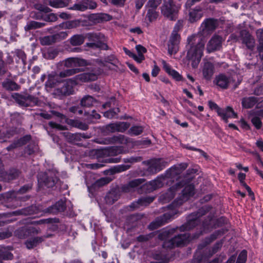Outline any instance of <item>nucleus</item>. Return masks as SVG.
<instances>
[{
    "label": "nucleus",
    "mask_w": 263,
    "mask_h": 263,
    "mask_svg": "<svg viewBox=\"0 0 263 263\" xmlns=\"http://www.w3.org/2000/svg\"><path fill=\"white\" fill-rule=\"evenodd\" d=\"M186 48L187 52L186 58L192 61V66L194 68L197 67L203 55L205 42L202 37L197 35H192L187 39Z\"/></svg>",
    "instance_id": "f257e3e1"
},
{
    "label": "nucleus",
    "mask_w": 263,
    "mask_h": 263,
    "mask_svg": "<svg viewBox=\"0 0 263 263\" xmlns=\"http://www.w3.org/2000/svg\"><path fill=\"white\" fill-rule=\"evenodd\" d=\"M57 172L55 171H48L47 172H41L37 175V181L39 187H53L59 180Z\"/></svg>",
    "instance_id": "f03ea898"
},
{
    "label": "nucleus",
    "mask_w": 263,
    "mask_h": 263,
    "mask_svg": "<svg viewBox=\"0 0 263 263\" xmlns=\"http://www.w3.org/2000/svg\"><path fill=\"white\" fill-rule=\"evenodd\" d=\"M210 209L209 206H204L199 209L198 212L190 215L187 222L179 228L180 231H190L194 228L199 222V218L205 214Z\"/></svg>",
    "instance_id": "7ed1b4c3"
},
{
    "label": "nucleus",
    "mask_w": 263,
    "mask_h": 263,
    "mask_svg": "<svg viewBox=\"0 0 263 263\" xmlns=\"http://www.w3.org/2000/svg\"><path fill=\"white\" fill-rule=\"evenodd\" d=\"M86 38L90 43H87L85 46L92 48H101L107 49L108 46L104 43L105 36L101 32H89L85 35Z\"/></svg>",
    "instance_id": "20e7f679"
},
{
    "label": "nucleus",
    "mask_w": 263,
    "mask_h": 263,
    "mask_svg": "<svg viewBox=\"0 0 263 263\" xmlns=\"http://www.w3.org/2000/svg\"><path fill=\"white\" fill-rule=\"evenodd\" d=\"M191 240L189 233H185L175 236L168 240H165L163 245L164 248L171 249L175 247H182L186 245Z\"/></svg>",
    "instance_id": "39448f33"
},
{
    "label": "nucleus",
    "mask_w": 263,
    "mask_h": 263,
    "mask_svg": "<svg viewBox=\"0 0 263 263\" xmlns=\"http://www.w3.org/2000/svg\"><path fill=\"white\" fill-rule=\"evenodd\" d=\"M143 163L148 166L145 173L147 175L156 174L163 169L167 164V162L161 158L153 159Z\"/></svg>",
    "instance_id": "423d86ee"
},
{
    "label": "nucleus",
    "mask_w": 263,
    "mask_h": 263,
    "mask_svg": "<svg viewBox=\"0 0 263 263\" xmlns=\"http://www.w3.org/2000/svg\"><path fill=\"white\" fill-rule=\"evenodd\" d=\"M13 98L20 105L23 106H39L41 101L38 98L30 95H22L19 93H14Z\"/></svg>",
    "instance_id": "0eeeda50"
},
{
    "label": "nucleus",
    "mask_w": 263,
    "mask_h": 263,
    "mask_svg": "<svg viewBox=\"0 0 263 263\" xmlns=\"http://www.w3.org/2000/svg\"><path fill=\"white\" fill-rule=\"evenodd\" d=\"M179 30V27L176 25L171 35L168 43V52L169 54H175L179 49V44L180 41V36L178 33Z\"/></svg>",
    "instance_id": "6e6552de"
},
{
    "label": "nucleus",
    "mask_w": 263,
    "mask_h": 263,
    "mask_svg": "<svg viewBox=\"0 0 263 263\" xmlns=\"http://www.w3.org/2000/svg\"><path fill=\"white\" fill-rule=\"evenodd\" d=\"M76 80L72 78L67 79L64 83L62 87L54 90L53 95L58 96H69L73 93V87L76 86Z\"/></svg>",
    "instance_id": "1a4fd4ad"
},
{
    "label": "nucleus",
    "mask_w": 263,
    "mask_h": 263,
    "mask_svg": "<svg viewBox=\"0 0 263 263\" xmlns=\"http://www.w3.org/2000/svg\"><path fill=\"white\" fill-rule=\"evenodd\" d=\"M187 164L185 163H180L168 170L164 176L165 179H170L173 181L177 180L179 175L187 167Z\"/></svg>",
    "instance_id": "9d476101"
},
{
    "label": "nucleus",
    "mask_w": 263,
    "mask_h": 263,
    "mask_svg": "<svg viewBox=\"0 0 263 263\" xmlns=\"http://www.w3.org/2000/svg\"><path fill=\"white\" fill-rule=\"evenodd\" d=\"M194 186L192 184H189L185 186L182 191L181 195L176 200L171 206L176 207L182 204V203L187 201L190 197L194 195Z\"/></svg>",
    "instance_id": "9b49d317"
},
{
    "label": "nucleus",
    "mask_w": 263,
    "mask_h": 263,
    "mask_svg": "<svg viewBox=\"0 0 263 263\" xmlns=\"http://www.w3.org/2000/svg\"><path fill=\"white\" fill-rule=\"evenodd\" d=\"M177 9L173 0H163L161 7V13L165 17L173 20L174 15L177 13Z\"/></svg>",
    "instance_id": "f8f14e48"
},
{
    "label": "nucleus",
    "mask_w": 263,
    "mask_h": 263,
    "mask_svg": "<svg viewBox=\"0 0 263 263\" xmlns=\"http://www.w3.org/2000/svg\"><path fill=\"white\" fill-rule=\"evenodd\" d=\"M31 187H32L31 185H30V184L25 185L23 186H22L18 191H17V192L14 191L16 193V194H15L16 200L13 199L14 203L9 204V205H7V207L11 208V209H15L18 206H20L21 205L20 202V201H26L28 199L29 197L25 196V197H17V194H24V193L27 192L30 189H31Z\"/></svg>",
    "instance_id": "ddd939ff"
},
{
    "label": "nucleus",
    "mask_w": 263,
    "mask_h": 263,
    "mask_svg": "<svg viewBox=\"0 0 263 263\" xmlns=\"http://www.w3.org/2000/svg\"><path fill=\"white\" fill-rule=\"evenodd\" d=\"M97 143L101 144H112L115 143H125L127 140L124 135H115L111 137H107L103 139H98L95 141Z\"/></svg>",
    "instance_id": "4468645a"
},
{
    "label": "nucleus",
    "mask_w": 263,
    "mask_h": 263,
    "mask_svg": "<svg viewBox=\"0 0 263 263\" xmlns=\"http://www.w3.org/2000/svg\"><path fill=\"white\" fill-rule=\"evenodd\" d=\"M173 215L170 213H166L162 216L157 217L155 220L150 223L149 228L151 230H155L170 221Z\"/></svg>",
    "instance_id": "2eb2a0df"
},
{
    "label": "nucleus",
    "mask_w": 263,
    "mask_h": 263,
    "mask_svg": "<svg viewBox=\"0 0 263 263\" xmlns=\"http://www.w3.org/2000/svg\"><path fill=\"white\" fill-rule=\"evenodd\" d=\"M240 35L242 43L246 46L248 49L253 50L255 45L254 37L246 30L241 31Z\"/></svg>",
    "instance_id": "dca6fc26"
},
{
    "label": "nucleus",
    "mask_w": 263,
    "mask_h": 263,
    "mask_svg": "<svg viewBox=\"0 0 263 263\" xmlns=\"http://www.w3.org/2000/svg\"><path fill=\"white\" fill-rule=\"evenodd\" d=\"M217 25V20L213 18H207L201 24L200 29L203 34L210 33L216 28Z\"/></svg>",
    "instance_id": "f3484780"
},
{
    "label": "nucleus",
    "mask_w": 263,
    "mask_h": 263,
    "mask_svg": "<svg viewBox=\"0 0 263 263\" xmlns=\"http://www.w3.org/2000/svg\"><path fill=\"white\" fill-rule=\"evenodd\" d=\"M97 7L95 2L90 0H83L82 2L74 4L70 9L84 11L88 9H93Z\"/></svg>",
    "instance_id": "a211bd4d"
},
{
    "label": "nucleus",
    "mask_w": 263,
    "mask_h": 263,
    "mask_svg": "<svg viewBox=\"0 0 263 263\" xmlns=\"http://www.w3.org/2000/svg\"><path fill=\"white\" fill-rule=\"evenodd\" d=\"M52 236V234H48L40 237H34L27 240L25 242V245L28 249H31L37 246L39 243L44 241L45 239L50 238Z\"/></svg>",
    "instance_id": "6ab92c4d"
},
{
    "label": "nucleus",
    "mask_w": 263,
    "mask_h": 263,
    "mask_svg": "<svg viewBox=\"0 0 263 263\" xmlns=\"http://www.w3.org/2000/svg\"><path fill=\"white\" fill-rule=\"evenodd\" d=\"M222 37L219 35H215L209 41L206 49L209 52L219 50L221 47Z\"/></svg>",
    "instance_id": "aec40b11"
},
{
    "label": "nucleus",
    "mask_w": 263,
    "mask_h": 263,
    "mask_svg": "<svg viewBox=\"0 0 263 263\" xmlns=\"http://www.w3.org/2000/svg\"><path fill=\"white\" fill-rule=\"evenodd\" d=\"M165 180L164 177L162 176H158L156 179L149 182V183L144 185L142 187L144 189H146L149 192H152L162 186L163 181Z\"/></svg>",
    "instance_id": "412c9836"
},
{
    "label": "nucleus",
    "mask_w": 263,
    "mask_h": 263,
    "mask_svg": "<svg viewBox=\"0 0 263 263\" xmlns=\"http://www.w3.org/2000/svg\"><path fill=\"white\" fill-rule=\"evenodd\" d=\"M155 198L154 197L146 196L139 199L137 201L133 202L129 206L128 210L133 211L141 206H146L152 203Z\"/></svg>",
    "instance_id": "4be33fe9"
},
{
    "label": "nucleus",
    "mask_w": 263,
    "mask_h": 263,
    "mask_svg": "<svg viewBox=\"0 0 263 263\" xmlns=\"http://www.w3.org/2000/svg\"><path fill=\"white\" fill-rule=\"evenodd\" d=\"M231 82V78L224 74H220L217 76L214 81V83L222 89L228 88Z\"/></svg>",
    "instance_id": "5701e85b"
},
{
    "label": "nucleus",
    "mask_w": 263,
    "mask_h": 263,
    "mask_svg": "<svg viewBox=\"0 0 263 263\" xmlns=\"http://www.w3.org/2000/svg\"><path fill=\"white\" fill-rule=\"evenodd\" d=\"M63 65L67 68H74L85 66L86 65V61L78 58H69L63 61Z\"/></svg>",
    "instance_id": "b1692460"
},
{
    "label": "nucleus",
    "mask_w": 263,
    "mask_h": 263,
    "mask_svg": "<svg viewBox=\"0 0 263 263\" xmlns=\"http://www.w3.org/2000/svg\"><path fill=\"white\" fill-rule=\"evenodd\" d=\"M66 209L65 201L64 200H60L55 203V204L49 206L45 210V212L51 214H57L63 212Z\"/></svg>",
    "instance_id": "393cba45"
},
{
    "label": "nucleus",
    "mask_w": 263,
    "mask_h": 263,
    "mask_svg": "<svg viewBox=\"0 0 263 263\" xmlns=\"http://www.w3.org/2000/svg\"><path fill=\"white\" fill-rule=\"evenodd\" d=\"M73 80H76V84L79 82H86L88 81H95L97 79V76L92 73H83L77 75Z\"/></svg>",
    "instance_id": "a878e982"
},
{
    "label": "nucleus",
    "mask_w": 263,
    "mask_h": 263,
    "mask_svg": "<svg viewBox=\"0 0 263 263\" xmlns=\"http://www.w3.org/2000/svg\"><path fill=\"white\" fill-rule=\"evenodd\" d=\"M214 223L215 222L213 218L211 217H208V218L202 223V230L200 231V233L195 234L193 238H198L200 235L202 234L203 233H208L211 231L213 228Z\"/></svg>",
    "instance_id": "bb28decb"
},
{
    "label": "nucleus",
    "mask_w": 263,
    "mask_h": 263,
    "mask_svg": "<svg viewBox=\"0 0 263 263\" xmlns=\"http://www.w3.org/2000/svg\"><path fill=\"white\" fill-rule=\"evenodd\" d=\"M31 139L30 135H26L23 137L14 141V142L7 147L8 151H11L14 148L22 146L26 144Z\"/></svg>",
    "instance_id": "cd10ccee"
},
{
    "label": "nucleus",
    "mask_w": 263,
    "mask_h": 263,
    "mask_svg": "<svg viewBox=\"0 0 263 263\" xmlns=\"http://www.w3.org/2000/svg\"><path fill=\"white\" fill-rule=\"evenodd\" d=\"M58 76L54 73H51L48 76V80L45 83V88L48 91H50L51 89L54 87L57 84L59 83Z\"/></svg>",
    "instance_id": "c85d7f7f"
},
{
    "label": "nucleus",
    "mask_w": 263,
    "mask_h": 263,
    "mask_svg": "<svg viewBox=\"0 0 263 263\" xmlns=\"http://www.w3.org/2000/svg\"><path fill=\"white\" fill-rule=\"evenodd\" d=\"M214 67L212 63L208 62L205 63L202 69L204 78L207 80H211L214 74Z\"/></svg>",
    "instance_id": "c756f323"
},
{
    "label": "nucleus",
    "mask_w": 263,
    "mask_h": 263,
    "mask_svg": "<svg viewBox=\"0 0 263 263\" xmlns=\"http://www.w3.org/2000/svg\"><path fill=\"white\" fill-rule=\"evenodd\" d=\"M162 64L165 71L176 81H180L182 80V76L177 71L172 69L171 66L165 61H162Z\"/></svg>",
    "instance_id": "7c9ffc66"
},
{
    "label": "nucleus",
    "mask_w": 263,
    "mask_h": 263,
    "mask_svg": "<svg viewBox=\"0 0 263 263\" xmlns=\"http://www.w3.org/2000/svg\"><path fill=\"white\" fill-rule=\"evenodd\" d=\"M221 114H219L218 116L221 117L222 119L227 123L228 122V118H237V114L234 112L233 108L230 106H228L226 109H221Z\"/></svg>",
    "instance_id": "2f4dec72"
},
{
    "label": "nucleus",
    "mask_w": 263,
    "mask_h": 263,
    "mask_svg": "<svg viewBox=\"0 0 263 263\" xmlns=\"http://www.w3.org/2000/svg\"><path fill=\"white\" fill-rule=\"evenodd\" d=\"M16 193L14 191H11L7 193H3L0 194V201H4L8 203L6 205L7 206L9 204H12L13 203V199L16 200Z\"/></svg>",
    "instance_id": "473e14b6"
},
{
    "label": "nucleus",
    "mask_w": 263,
    "mask_h": 263,
    "mask_svg": "<svg viewBox=\"0 0 263 263\" xmlns=\"http://www.w3.org/2000/svg\"><path fill=\"white\" fill-rule=\"evenodd\" d=\"M202 16V10L200 8H196L190 11L189 13V21L191 23L197 21Z\"/></svg>",
    "instance_id": "72a5a7b5"
},
{
    "label": "nucleus",
    "mask_w": 263,
    "mask_h": 263,
    "mask_svg": "<svg viewBox=\"0 0 263 263\" xmlns=\"http://www.w3.org/2000/svg\"><path fill=\"white\" fill-rule=\"evenodd\" d=\"M257 39L259 42L257 50L261 60L263 61V29H259L256 32Z\"/></svg>",
    "instance_id": "f704fd0d"
},
{
    "label": "nucleus",
    "mask_w": 263,
    "mask_h": 263,
    "mask_svg": "<svg viewBox=\"0 0 263 263\" xmlns=\"http://www.w3.org/2000/svg\"><path fill=\"white\" fill-rule=\"evenodd\" d=\"M258 99L255 97H250L244 98L242 100V105L246 108H251L253 107L257 102Z\"/></svg>",
    "instance_id": "c9c22d12"
},
{
    "label": "nucleus",
    "mask_w": 263,
    "mask_h": 263,
    "mask_svg": "<svg viewBox=\"0 0 263 263\" xmlns=\"http://www.w3.org/2000/svg\"><path fill=\"white\" fill-rule=\"evenodd\" d=\"M37 20H43L46 22H53L57 20V16L53 13L48 14H43L41 13H38L36 16L34 17Z\"/></svg>",
    "instance_id": "e433bc0d"
},
{
    "label": "nucleus",
    "mask_w": 263,
    "mask_h": 263,
    "mask_svg": "<svg viewBox=\"0 0 263 263\" xmlns=\"http://www.w3.org/2000/svg\"><path fill=\"white\" fill-rule=\"evenodd\" d=\"M86 38L82 34H76L71 36L69 40V43L73 46H80L83 44Z\"/></svg>",
    "instance_id": "4c0bfd02"
},
{
    "label": "nucleus",
    "mask_w": 263,
    "mask_h": 263,
    "mask_svg": "<svg viewBox=\"0 0 263 263\" xmlns=\"http://www.w3.org/2000/svg\"><path fill=\"white\" fill-rule=\"evenodd\" d=\"M91 18L96 23H99L104 21H109L111 20L112 17L106 13H99L92 15Z\"/></svg>",
    "instance_id": "58836bf2"
},
{
    "label": "nucleus",
    "mask_w": 263,
    "mask_h": 263,
    "mask_svg": "<svg viewBox=\"0 0 263 263\" xmlns=\"http://www.w3.org/2000/svg\"><path fill=\"white\" fill-rule=\"evenodd\" d=\"M15 234L20 239H25L30 236L28 226H27L18 229L15 231Z\"/></svg>",
    "instance_id": "ea45409f"
},
{
    "label": "nucleus",
    "mask_w": 263,
    "mask_h": 263,
    "mask_svg": "<svg viewBox=\"0 0 263 263\" xmlns=\"http://www.w3.org/2000/svg\"><path fill=\"white\" fill-rule=\"evenodd\" d=\"M97 100L89 95L85 96L81 100V105L83 107H89L92 106Z\"/></svg>",
    "instance_id": "a19ab883"
},
{
    "label": "nucleus",
    "mask_w": 263,
    "mask_h": 263,
    "mask_svg": "<svg viewBox=\"0 0 263 263\" xmlns=\"http://www.w3.org/2000/svg\"><path fill=\"white\" fill-rule=\"evenodd\" d=\"M45 26L44 23L38 22L34 21H30L27 22V25L25 27L26 31H29L38 28H41Z\"/></svg>",
    "instance_id": "79ce46f5"
},
{
    "label": "nucleus",
    "mask_w": 263,
    "mask_h": 263,
    "mask_svg": "<svg viewBox=\"0 0 263 263\" xmlns=\"http://www.w3.org/2000/svg\"><path fill=\"white\" fill-rule=\"evenodd\" d=\"M82 70V69L81 68H71L64 70L59 73V76L62 78L70 77L79 73Z\"/></svg>",
    "instance_id": "37998d69"
},
{
    "label": "nucleus",
    "mask_w": 263,
    "mask_h": 263,
    "mask_svg": "<svg viewBox=\"0 0 263 263\" xmlns=\"http://www.w3.org/2000/svg\"><path fill=\"white\" fill-rule=\"evenodd\" d=\"M183 185L181 182L176 183L174 185L170 187V190L165 194V198L168 199L173 198L175 196V192L177 191L178 189L182 187Z\"/></svg>",
    "instance_id": "c03bdc74"
},
{
    "label": "nucleus",
    "mask_w": 263,
    "mask_h": 263,
    "mask_svg": "<svg viewBox=\"0 0 263 263\" xmlns=\"http://www.w3.org/2000/svg\"><path fill=\"white\" fill-rule=\"evenodd\" d=\"M107 152L109 156H114L122 154L124 152V149L121 146H111L108 147Z\"/></svg>",
    "instance_id": "a18cd8bd"
},
{
    "label": "nucleus",
    "mask_w": 263,
    "mask_h": 263,
    "mask_svg": "<svg viewBox=\"0 0 263 263\" xmlns=\"http://www.w3.org/2000/svg\"><path fill=\"white\" fill-rule=\"evenodd\" d=\"M3 86L8 90H17L20 86L15 82L12 81H7L3 83Z\"/></svg>",
    "instance_id": "49530a36"
},
{
    "label": "nucleus",
    "mask_w": 263,
    "mask_h": 263,
    "mask_svg": "<svg viewBox=\"0 0 263 263\" xmlns=\"http://www.w3.org/2000/svg\"><path fill=\"white\" fill-rule=\"evenodd\" d=\"M119 198V195L116 191L109 192L105 197L106 203L111 204L117 201Z\"/></svg>",
    "instance_id": "de8ad7c7"
},
{
    "label": "nucleus",
    "mask_w": 263,
    "mask_h": 263,
    "mask_svg": "<svg viewBox=\"0 0 263 263\" xmlns=\"http://www.w3.org/2000/svg\"><path fill=\"white\" fill-rule=\"evenodd\" d=\"M102 132L104 135H109L110 133L117 132L116 123L109 124L103 127Z\"/></svg>",
    "instance_id": "09e8293b"
},
{
    "label": "nucleus",
    "mask_w": 263,
    "mask_h": 263,
    "mask_svg": "<svg viewBox=\"0 0 263 263\" xmlns=\"http://www.w3.org/2000/svg\"><path fill=\"white\" fill-rule=\"evenodd\" d=\"M58 50L56 49L50 48L43 53L44 57L49 60L54 59L58 54Z\"/></svg>",
    "instance_id": "8fccbe9b"
},
{
    "label": "nucleus",
    "mask_w": 263,
    "mask_h": 263,
    "mask_svg": "<svg viewBox=\"0 0 263 263\" xmlns=\"http://www.w3.org/2000/svg\"><path fill=\"white\" fill-rule=\"evenodd\" d=\"M80 25V21L79 20H73L68 21L65 23L62 24V27L64 29H72L78 27ZM60 26H61V25Z\"/></svg>",
    "instance_id": "3c124183"
},
{
    "label": "nucleus",
    "mask_w": 263,
    "mask_h": 263,
    "mask_svg": "<svg viewBox=\"0 0 263 263\" xmlns=\"http://www.w3.org/2000/svg\"><path fill=\"white\" fill-rule=\"evenodd\" d=\"M59 220L58 218H47L42 219L39 220L34 221L31 222V224H42L44 223H58Z\"/></svg>",
    "instance_id": "603ef678"
},
{
    "label": "nucleus",
    "mask_w": 263,
    "mask_h": 263,
    "mask_svg": "<svg viewBox=\"0 0 263 263\" xmlns=\"http://www.w3.org/2000/svg\"><path fill=\"white\" fill-rule=\"evenodd\" d=\"M119 112L120 109L119 108H113L105 111L104 113V116L108 119L117 118V116Z\"/></svg>",
    "instance_id": "864d4df0"
},
{
    "label": "nucleus",
    "mask_w": 263,
    "mask_h": 263,
    "mask_svg": "<svg viewBox=\"0 0 263 263\" xmlns=\"http://www.w3.org/2000/svg\"><path fill=\"white\" fill-rule=\"evenodd\" d=\"M144 128L142 126H133L128 130V133L132 136H138L143 131Z\"/></svg>",
    "instance_id": "5fc2aeb1"
},
{
    "label": "nucleus",
    "mask_w": 263,
    "mask_h": 263,
    "mask_svg": "<svg viewBox=\"0 0 263 263\" xmlns=\"http://www.w3.org/2000/svg\"><path fill=\"white\" fill-rule=\"evenodd\" d=\"M145 181V179L143 178H138L134 179L129 183V186H131L134 191H135L138 187Z\"/></svg>",
    "instance_id": "6e6d98bb"
},
{
    "label": "nucleus",
    "mask_w": 263,
    "mask_h": 263,
    "mask_svg": "<svg viewBox=\"0 0 263 263\" xmlns=\"http://www.w3.org/2000/svg\"><path fill=\"white\" fill-rule=\"evenodd\" d=\"M33 213V212L30 207H28L21 210H18L12 212L13 215H31Z\"/></svg>",
    "instance_id": "4d7b16f0"
},
{
    "label": "nucleus",
    "mask_w": 263,
    "mask_h": 263,
    "mask_svg": "<svg viewBox=\"0 0 263 263\" xmlns=\"http://www.w3.org/2000/svg\"><path fill=\"white\" fill-rule=\"evenodd\" d=\"M116 124L118 132L123 133L130 126V124L126 122H120L116 123Z\"/></svg>",
    "instance_id": "13d9d810"
},
{
    "label": "nucleus",
    "mask_w": 263,
    "mask_h": 263,
    "mask_svg": "<svg viewBox=\"0 0 263 263\" xmlns=\"http://www.w3.org/2000/svg\"><path fill=\"white\" fill-rule=\"evenodd\" d=\"M56 42L53 35H48L42 37L41 39V43L43 45H49Z\"/></svg>",
    "instance_id": "bf43d9fd"
},
{
    "label": "nucleus",
    "mask_w": 263,
    "mask_h": 263,
    "mask_svg": "<svg viewBox=\"0 0 263 263\" xmlns=\"http://www.w3.org/2000/svg\"><path fill=\"white\" fill-rule=\"evenodd\" d=\"M147 16L150 22H152L158 17V13L156 12V9L148 8Z\"/></svg>",
    "instance_id": "052dcab7"
},
{
    "label": "nucleus",
    "mask_w": 263,
    "mask_h": 263,
    "mask_svg": "<svg viewBox=\"0 0 263 263\" xmlns=\"http://www.w3.org/2000/svg\"><path fill=\"white\" fill-rule=\"evenodd\" d=\"M37 149V146L35 143H30L25 149V153L29 155H32Z\"/></svg>",
    "instance_id": "680f3d73"
},
{
    "label": "nucleus",
    "mask_w": 263,
    "mask_h": 263,
    "mask_svg": "<svg viewBox=\"0 0 263 263\" xmlns=\"http://www.w3.org/2000/svg\"><path fill=\"white\" fill-rule=\"evenodd\" d=\"M247 258V252L243 250L239 254L236 263H246Z\"/></svg>",
    "instance_id": "e2e57ef3"
},
{
    "label": "nucleus",
    "mask_w": 263,
    "mask_h": 263,
    "mask_svg": "<svg viewBox=\"0 0 263 263\" xmlns=\"http://www.w3.org/2000/svg\"><path fill=\"white\" fill-rule=\"evenodd\" d=\"M19 173L16 170H10L8 172V175H7V178H5V179H7V181H9L11 180L15 179L18 176Z\"/></svg>",
    "instance_id": "0e129e2a"
},
{
    "label": "nucleus",
    "mask_w": 263,
    "mask_h": 263,
    "mask_svg": "<svg viewBox=\"0 0 263 263\" xmlns=\"http://www.w3.org/2000/svg\"><path fill=\"white\" fill-rule=\"evenodd\" d=\"M161 2L162 0H148L147 3V6L148 8L157 9Z\"/></svg>",
    "instance_id": "69168bd1"
},
{
    "label": "nucleus",
    "mask_w": 263,
    "mask_h": 263,
    "mask_svg": "<svg viewBox=\"0 0 263 263\" xmlns=\"http://www.w3.org/2000/svg\"><path fill=\"white\" fill-rule=\"evenodd\" d=\"M104 61L106 63H110L116 66H117V65L119 63V61L114 55H110L105 57L104 58Z\"/></svg>",
    "instance_id": "338daca9"
},
{
    "label": "nucleus",
    "mask_w": 263,
    "mask_h": 263,
    "mask_svg": "<svg viewBox=\"0 0 263 263\" xmlns=\"http://www.w3.org/2000/svg\"><path fill=\"white\" fill-rule=\"evenodd\" d=\"M34 7L35 9L39 10L41 12L47 13L50 11V9L41 4H36L34 5Z\"/></svg>",
    "instance_id": "774afa93"
}]
</instances>
